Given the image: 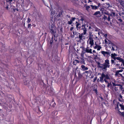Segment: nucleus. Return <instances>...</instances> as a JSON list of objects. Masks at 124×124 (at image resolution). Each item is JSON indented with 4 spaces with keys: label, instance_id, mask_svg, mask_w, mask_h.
<instances>
[{
    "label": "nucleus",
    "instance_id": "nucleus-1",
    "mask_svg": "<svg viewBox=\"0 0 124 124\" xmlns=\"http://www.w3.org/2000/svg\"><path fill=\"white\" fill-rule=\"evenodd\" d=\"M105 62L103 64H101L99 62H97L96 63L98 65V67L100 68L101 70L104 71L106 72L107 70V68L110 67L109 61L106 59L105 61Z\"/></svg>",
    "mask_w": 124,
    "mask_h": 124
},
{
    "label": "nucleus",
    "instance_id": "nucleus-2",
    "mask_svg": "<svg viewBox=\"0 0 124 124\" xmlns=\"http://www.w3.org/2000/svg\"><path fill=\"white\" fill-rule=\"evenodd\" d=\"M56 11L55 16H56L58 18L61 16V15H62L63 11L61 9H58Z\"/></svg>",
    "mask_w": 124,
    "mask_h": 124
},
{
    "label": "nucleus",
    "instance_id": "nucleus-3",
    "mask_svg": "<svg viewBox=\"0 0 124 124\" xmlns=\"http://www.w3.org/2000/svg\"><path fill=\"white\" fill-rule=\"evenodd\" d=\"M81 27L82 28L81 29L84 32L83 33L85 35L86 34V33L87 29L85 28V24H84L81 26Z\"/></svg>",
    "mask_w": 124,
    "mask_h": 124
},
{
    "label": "nucleus",
    "instance_id": "nucleus-4",
    "mask_svg": "<svg viewBox=\"0 0 124 124\" xmlns=\"http://www.w3.org/2000/svg\"><path fill=\"white\" fill-rule=\"evenodd\" d=\"M105 74H104L103 72H102L101 75V76L100 77V79L99 80L100 82L101 83H103L104 82L103 78L105 77Z\"/></svg>",
    "mask_w": 124,
    "mask_h": 124
},
{
    "label": "nucleus",
    "instance_id": "nucleus-5",
    "mask_svg": "<svg viewBox=\"0 0 124 124\" xmlns=\"http://www.w3.org/2000/svg\"><path fill=\"white\" fill-rule=\"evenodd\" d=\"M77 73L78 75V78H80L82 77V75L80 73V70L76 69L75 73V76H76Z\"/></svg>",
    "mask_w": 124,
    "mask_h": 124
},
{
    "label": "nucleus",
    "instance_id": "nucleus-6",
    "mask_svg": "<svg viewBox=\"0 0 124 124\" xmlns=\"http://www.w3.org/2000/svg\"><path fill=\"white\" fill-rule=\"evenodd\" d=\"M47 93L51 95H53L54 94V89L51 87H50L48 89Z\"/></svg>",
    "mask_w": 124,
    "mask_h": 124
},
{
    "label": "nucleus",
    "instance_id": "nucleus-7",
    "mask_svg": "<svg viewBox=\"0 0 124 124\" xmlns=\"http://www.w3.org/2000/svg\"><path fill=\"white\" fill-rule=\"evenodd\" d=\"M93 15L96 16L97 17H99L101 16L100 12V11H97L95 12Z\"/></svg>",
    "mask_w": 124,
    "mask_h": 124
},
{
    "label": "nucleus",
    "instance_id": "nucleus-8",
    "mask_svg": "<svg viewBox=\"0 0 124 124\" xmlns=\"http://www.w3.org/2000/svg\"><path fill=\"white\" fill-rule=\"evenodd\" d=\"M116 59L119 61L120 62H121L123 64V66L124 65V60L123 59L120 57H116Z\"/></svg>",
    "mask_w": 124,
    "mask_h": 124
},
{
    "label": "nucleus",
    "instance_id": "nucleus-9",
    "mask_svg": "<svg viewBox=\"0 0 124 124\" xmlns=\"http://www.w3.org/2000/svg\"><path fill=\"white\" fill-rule=\"evenodd\" d=\"M82 68V70L83 71H85L88 70V68L87 67H86L85 65H82L81 66Z\"/></svg>",
    "mask_w": 124,
    "mask_h": 124
},
{
    "label": "nucleus",
    "instance_id": "nucleus-10",
    "mask_svg": "<svg viewBox=\"0 0 124 124\" xmlns=\"http://www.w3.org/2000/svg\"><path fill=\"white\" fill-rule=\"evenodd\" d=\"M78 34H79V35L78 36V38L79 39V41H80L82 39V38L83 37V35L84 34L83 33H82L81 34H80L79 33H78Z\"/></svg>",
    "mask_w": 124,
    "mask_h": 124
},
{
    "label": "nucleus",
    "instance_id": "nucleus-11",
    "mask_svg": "<svg viewBox=\"0 0 124 124\" xmlns=\"http://www.w3.org/2000/svg\"><path fill=\"white\" fill-rule=\"evenodd\" d=\"M103 19H104V20H107L108 21H110V18L109 16H108V17H107V16H106L105 15H104V16L103 17Z\"/></svg>",
    "mask_w": 124,
    "mask_h": 124
},
{
    "label": "nucleus",
    "instance_id": "nucleus-12",
    "mask_svg": "<svg viewBox=\"0 0 124 124\" xmlns=\"http://www.w3.org/2000/svg\"><path fill=\"white\" fill-rule=\"evenodd\" d=\"M102 54L104 56H107L108 54V52L102 51H101Z\"/></svg>",
    "mask_w": 124,
    "mask_h": 124
},
{
    "label": "nucleus",
    "instance_id": "nucleus-13",
    "mask_svg": "<svg viewBox=\"0 0 124 124\" xmlns=\"http://www.w3.org/2000/svg\"><path fill=\"white\" fill-rule=\"evenodd\" d=\"M119 1L120 3V4L123 7H124V1L123 0H119Z\"/></svg>",
    "mask_w": 124,
    "mask_h": 124
},
{
    "label": "nucleus",
    "instance_id": "nucleus-14",
    "mask_svg": "<svg viewBox=\"0 0 124 124\" xmlns=\"http://www.w3.org/2000/svg\"><path fill=\"white\" fill-rule=\"evenodd\" d=\"M119 105L121 107V109L124 110V105L123 103H122V104H119Z\"/></svg>",
    "mask_w": 124,
    "mask_h": 124
},
{
    "label": "nucleus",
    "instance_id": "nucleus-15",
    "mask_svg": "<svg viewBox=\"0 0 124 124\" xmlns=\"http://www.w3.org/2000/svg\"><path fill=\"white\" fill-rule=\"evenodd\" d=\"M93 41H94L93 40H90L89 43L91 45V46H90L91 47L92 46H93V45H94V42H93Z\"/></svg>",
    "mask_w": 124,
    "mask_h": 124
},
{
    "label": "nucleus",
    "instance_id": "nucleus-16",
    "mask_svg": "<svg viewBox=\"0 0 124 124\" xmlns=\"http://www.w3.org/2000/svg\"><path fill=\"white\" fill-rule=\"evenodd\" d=\"M12 0H6V3H7L8 2H9V4L11 6L12 3L11 2L12 1Z\"/></svg>",
    "mask_w": 124,
    "mask_h": 124
},
{
    "label": "nucleus",
    "instance_id": "nucleus-17",
    "mask_svg": "<svg viewBox=\"0 0 124 124\" xmlns=\"http://www.w3.org/2000/svg\"><path fill=\"white\" fill-rule=\"evenodd\" d=\"M91 73V71L90 70H89L88 71H86L83 73V74H85V73L90 74Z\"/></svg>",
    "mask_w": 124,
    "mask_h": 124
},
{
    "label": "nucleus",
    "instance_id": "nucleus-18",
    "mask_svg": "<svg viewBox=\"0 0 124 124\" xmlns=\"http://www.w3.org/2000/svg\"><path fill=\"white\" fill-rule=\"evenodd\" d=\"M105 76L104 78H106V79H110L109 76L108 74H107L106 75L105 74Z\"/></svg>",
    "mask_w": 124,
    "mask_h": 124
},
{
    "label": "nucleus",
    "instance_id": "nucleus-19",
    "mask_svg": "<svg viewBox=\"0 0 124 124\" xmlns=\"http://www.w3.org/2000/svg\"><path fill=\"white\" fill-rule=\"evenodd\" d=\"M29 82L27 80H25L24 81V84L25 85H27L29 84Z\"/></svg>",
    "mask_w": 124,
    "mask_h": 124
},
{
    "label": "nucleus",
    "instance_id": "nucleus-20",
    "mask_svg": "<svg viewBox=\"0 0 124 124\" xmlns=\"http://www.w3.org/2000/svg\"><path fill=\"white\" fill-rule=\"evenodd\" d=\"M82 50H83L82 51L81 53L82 54H84L86 52V51L85 48L84 47H83Z\"/></svg>",
    "mask_w": 124,
    "mask_h": 124
},
{
    "label": "nucleus",
    "instance_id": "nucleus-21",
    "mask_svg": "<svg viewBox=\"0 0 124 124\" xmlns=\"http://www.w3.org/2000/svg\"><path fill=\"white\" fill-rule=\"evenodd\" d=\"M50 10L51 11V16H53V15L54 14H55L56 13H55V11L53 10L51 11V9H50Z\"/></svg>",
    "mask_w": 124,
    "mask_h": 124
},
{
    "label": "nucleus",
    "instance_id": "nucleus-22",
    "mask_svg": "<svg viewBox=\"0 0 124 124\" xmlns=\"http://www.w3.org/2000/svg\"><path fill=\"white\" fill-rule=\"evenodd\" d=\"M111 58L113 59L114 60H116V57L115 56H114L113 55V53H112L111 54Z\"/></svg>",
    "mask_w": 124,
    "mask_h": 124
},
{
    "label": "nucleus",
    "instance_id": "nucleus-23",
    "mask_svg": "<svg viewBox=\"0 0 124 124\" xmlns=\"http://www.w3.org/2000/svg\"><path fill=\"white\" fill-rule=\"evenodd\" d=\"M76 19V18L75 17H72L71 18V19L70 20V21L72 23V22L73 21H75V20Z\"/></svg>",
    "mask_w": 124,
    "mask_h": 124
},
{
    "label": "nucleus",
    "instance_id": "nucleus-24",
    "mask_svg": "<svg viewBox=\"0 0 124 124\" xmlns=\"http://www.w3.org/2000/svg\"><path fill=\"white\" fill-rule=\"evenodd\" d=\"M81 60L82 61H81L80 63L82 64H85V61L84 59L82 58H81Z\"/></svg>",
    "mask_w": 124,
    "mask_h": 124
},
{
    "label": "nucleus",
    "instance_id": "nucleus-25",
    "mask_svg": "<svg viewBox=\"0 0 124 124\" xmlns=\"http://www.w3.org/2000/svg\"><path fill=\"white\" fill-rule=\"evenodd\" d=\"M53 36L52 37V38H51V39L50 40V43L51 44V45L52 44V43L53 40Z\"/></svg>",
    "mask_w": 124,
    "mask_h": 124
},
{
    "label": "nucleus",
    "instance_id": "nucleus-26",
    "mask_svg": "<svg viewBox=\"0 0 124 124\" xmlns=\"http://www.w3.org/2000/svg\"><path fill=\"white\" fill-rule=\"evenodd\" d=\"M80 23H77L76 24V28L77 29V30H78V27L79 26V25L80 26Z\"/></svg>",
    "mask_w": 124,
    "mask_h": 124
},
{
    "label": "nucleus",
    "instance_id": "nucleus-27",
    "mask_svg": "<svg viewBox=\"0 0 124 124\" xmlns=\"http://www.w3.org/2000/svg\"><path fill=\"white\" fill-rule=\"evenodd\" d=\"M102 12V13L104 14H105L107 15L108 16V12L107 11Z\"/></svg>",
    "mask_w": 124,
    "mask_h": 124
},
{
    "label": "nucleus",
    "instance_id": "nucleus-28",
    "mask_svg": "<svg viewBox=\"0 0 124 124\" xmlns=\"http://www.w3.org/2000/svg\"><path fill=\"white\" fill-rule=\"evenodd\" d=\"M51 30V32L52 34H54V30L53 29H50Z\"/></svg>",
    "mask_w": 124,
    "mask_h": 124
},
{
    "label": "nucleus",
    "instance_id": "nucleus-29",
    "mask_svg": "<svg viewBox=\"0 0 124 124\" xmlns=\"http://www.w3.org/2000/svg\"><path fill=\"white\" fill-rule=\"evenodd\" d=\"M106 5L105 6L107 8H108L110 7L109 4V3H106L105 4Z\"/></svg>",
    "mask_w": 124,
    "mask_h": 124
},
{
    "label": "nucleus",
    "instance_id": "nucleus-30",
    "mask_svg": "<svg viewBox=\"0 0 124 124\" xmlns=\"http://www.w3.org/2000/svg\"><path fill=\"white\" fill-rule=\"evenodd\" d=\"M89 48H88V47H87L85 49L86 52L87 53H89Z\"/></svg>",
    "mask_w": 124,
    "mask_h": 124
},
{
    "label": "nucleus",
    "instance_id": "nucleus-31",
    "mask_svg": "<svg viewBox=\"0 0 124 124\" xmlns=\"http://www.w3.org/2000/svg\"><path fill=\"white\" fill-rule=\"evenodd\" d=\"M101 5V4L100 3H99L98 4V6H95V9H96L97 8L99 7Z\"/></svg>",
    "mask_w": 124,
    "mask_h": 124
},
{
    "label": "nucleus",
    "instance_id": "nucleus-32",
    "mask_svg": "<svg viewBox=\"0 0 124 124\" xmlns=\"http://www.w3.org/2000/svg\"><path fill=\"white\" fill-rule=\"evenodd\" d=\"M108 85L107 86V87H109L110 86H112V85L111 84V82H110L109 83V82H108Z\"/></svg>",
    "mask_w": 124,
    "mask_h": 124
},
{
    "label": "nucleus",
    "instance_id": "nucleus-33",
    "mask_svg": "<svg viewBox=\"0 0 124 124\" xmlns=\"http://www.w3.org/2000/svg\"><path fill=\"white\" fill-rule=\"evenodd\" d=\"M31 20L30 18H28L27 19V23H30L31 22Z\"/></svg>",
    "mask_w": 124,
    "mask_h": 124
},
{
    "label": "nucleus",
    "instance_id": "nucleus-34",
    "mask_svg": "<svg viewBox=\"0 0 124 124\" xmlns=\"http://www.w3.org/2000/svg\"><path fill=\"white\" fill-rule=\"evenodd\" d=\"M102 47L101 46H98V47L97 48V50H100L101 49Z\"/></svg>",
    "mask_w": 124,
    "mask_h": 124
},
{
    "label": "nucleus",
    "instance_id": "nucleus-35",
    "mask_svg": "<svg viewBox=\"0 0 124 124\" xmlns=\"http://www.w3.org/2000/svg\"><path fill=\"white\" fill-rule=\"evenodd\" d=\"M117 85V86H120V89H122L123 88L122 85H121V84H118V85Z\"/></svg>",
    "mask_w": 124,
    "mask_h": 124
},
{
    "label": "nucleus",
    "instance_id": "nucleus-36",
    "mask_svg": "<svg viewBox=\"0 0 124 124\" xmlns=\"http://www.w3.org/2000/svg\"><path fill=\"white\" fill-rule=\"evenodd\" d=\"M90 8V7L89 6H87L86 7V9L88 10Z\"/></svg>",
    "mask_w": 124,
    "mask_h": 124
},
{
    "label": "nucleus",
    "instance_id": "nucleus-37",
    "mask_svg": "<svg viewBox=\"0 0 124 124\" xmlns=\"http://www.w3.org/2000/svg\"><path fill=\"white\" fill-rule=\"evenodd\" d=\"M111 63L112 64H115V61L114 60H111Z\"/></svg>",
    "mask_w": 124,
    "mask_h": 124
},
{
    "label": "nucleus",
    "instance_id": "nucleus-38",
    "mask_svg": "<svg viewBox=\"0 0 124 124\" xmlns=\"http://www.w3.org/2000/svg\"><path fill=\"white\" fill-rule=\"evenodd\" d=\"M91 7H92V8L93 9H95V7L96 6H94L92 5H91Z\"/></svg>",
    "mask_w": 124,
    "mask_h": 124
},
{
    "label": "nucleus",
    "instance_id": "nucleus-39",
    "mask_svg": "<svg viewBox=\"0 0 124 124\" xmlns=\"http://www.w3.org/2000/svg\"><path fill=\"white\" fill-rule=\"evenodd\" d=\"M118 74H120L121 75H122L121 74H119V73L117 71L116 72V74H115V75L116 76H117V75H118Z\"/></svg>",
    "mask_w": 124,
    "mask_h": 124
},
{
    "label": "nucleus",
    "instance_id": "nucleus-40",
    "mask_svg": "<svg viewBox=\"0 0 124 124\" xmlns=\"http://www.w3.org/2000/svg\"><path fill=\"white\" fill-rule=\"evenodd\" d=\"M109 44L111 45H112V44H113V43H112L111 41L108 40V44Z\"/></svg>",
    "mask_w": 124,
    "mask_h": 124
},
{
    "label": "nucleus",
    "instance_id": "nucleus-41",
    "mask_svg": "<svg viewBox=\"0 0 124 124\" xmlns=\"http://www.w3.org/2000/svg\"><path fill=\"white\" fill-rule=\"evenodd\" d=\"M112 84H113V86H117V85H118V84H116L114 83L113 82H112Z\"/></svg>",
    "mask_w": 124,
    "mask_h": 124
},
{
    "label": "nucleus",
    "instance_id": "nucleus-42",
    "mask_svg": "<svg viewBox=\"0 0 124 124\" xmlns=\"http://www.w3.org/2000/svg\"><path fill=\"white\" fill-rule=\"evenodd\" d=\"M99 45H98L97 44H96V45L94 47V48L95 49H96L98 47V46Z\"/></svg>",
    "mask_w": 124,
    "mask_h": 124
},
{
    "label": "nucleus",
    "instance_id": "nucleus-43",
    "mask_svg": "<svg viewBox=\"0 0 124 124\" xmlns=\"http://www.w3.org/2000/svg\"><path fill=\"white\" fill-rule=\"evenodd\" d=\"M112 46H113V47H116L117 49L118 48L117 46H116L114 45V44H112Z\"/></svg>",
    "mask_w": 124,
    "mask_h": 124
},
{
    "label": "nucleus",
    "instance_id": "nucleus-44",
    "mask_svg": "<svg viewBox=\"0 0 124 124\" xmlns=\"http://www.w3.org/2000/svg\"><path fill=\"white\" fill-rule=\"evenodd\" d=\"M93 37H89V39L90 40H93L92 38Z\"/></svg>",
    "mask_w": 124,
    "mask_h": 124
},
{
    "label": "nucleus",
    "instance_id": "nucleus-45",
    "mask_svg": "<svg viewBox=\"0 0 124 124\" xmlns=\"http://www.w3.org/2000/svg\"><path fill=\"white\" fill-rule=\"evenodd\" d=\"M97 77H96L93 80V82H95L96 80L97 79Z\"/></svg>",
    "mask_w": 124,
    "mask_h": 124
},
{
    "label": "nucleus",
    "instance_id": "nucleus-46",
    "mask_svg": "<svg viewBox=\"0 0 124 124\" xmlns=\"http://www.w3.org/2000/svg\"><path fill=\"white\" fill-rule=\"evenodd\" d=\"M93 35L92 34V33L90 32L89 33V37H93Z\"/></svg>",
    "mask_w": 124,
    "mask_h": 124
},
{
    "label": "nucleus",
    "instance_id": "nucleus-47",
    "mask_svg": "<svg viewBox=\"0 0 124 124\" xmlns=\"http://www.w3.org/2000/svg\"><path fill=\"white\" fill-rule=\"evenodd\" d=\"M7 4V6L5 7L6 8V9L7 10H8L9 9V8L8 7V6H9L8 5L7 3H6Z\"/></svg>",
    "mask_w": 124,
    "mask_h": 124
},
{
    "label": "nucleus",
    "instance_id": "nucleus-48",
    "mask_svg": "<svg viewBox=\"0 0 124 124\" xmlns=\"http://www.w3.org/2000/svg\"><path fill=\"white\" fill-rule=\"evenodd\" d=\"M104 41L106 44H108V41L106 40V39H105Z\"/></svg>",
    "mask_w": 124,
    "mask_h": 124
},
{
    "label": "nucleus",
    "instance_id": "nucleus-49",
    "mask_svg": "<svg viewBox=\"0 0 124 124\" xmlns=\"http://www.w3.org/2000/svg\"><path fill=\"white\" fill-rule=\"evenodd\" d=\"M72 23L70 22V21H69L68 22V24L69 25H71L72 24Z\"/></svg>",
    "mask_w": 124,
    "mask_h": 124
},
{
    "label": "nucleus",
    "instance_id": "nucleus-50",
    "mask_svg": "<svg viewBox=\"0 0 124 124\" xmlns=\"http://www.w3.org/2000/svg\"><path fill=\"white\" fill-rule=\"evenodd\" d=\"M54 25L53 24H52L51 25V29H53L54 28Z\"/></svg>",
    "mask_w": 124,
    "mask_h": 124
},
{
    "label": "nucleus",
    "instance_id": "nucleus-51",
    "mask_svg": "<svg viewBox=\"0 0 124 124\" xmlns=\"http://www.w3.org/2000/svg\"><path fill=\"white\" fill-rule=\"evenodd\" d=\"M92 49H89V53H90L91 54H92Z\"/></svg>",
    "mask_w": 124,
    "mask_h": 124
},
{
    "label": "nucleus",
    "instance_id": "nucleus-52",
    "mask_svg": "<svg viewBox=\"0 0 124 124\" xmlns=\"http://www.w3.org/2000/svg\"><path fill=\"white\" fill-rule=\"evenodd\" d=\"M31 26V24H28V28H30Z\"/></svg>",
    "mask_w": 124,
    "mask_h": 124
},
{
    "label": "nucleus",
    "instance_id": "nucleus-53",
    "mask_svg": "<svg viewBox=\"0 0 124 124\" xmlns=\"http://www.w3.org/2000/svg\"><path fill=\"white\" fill-rule=\"evenodd\" d=\"M73 36H74L75 35H76L77 33L76 32L75 34V32L74 31H73Z\"/></svg>",
    "mask_w": 124,
    "mask_h": 124
},
{
    "label": "nucleus",
    "instance_id": "nucleus-54",
    "mask_svg": "<svg viewBox=\"0 0 124 124\" xmlns=\"http://www.w3.org/2000/svg\"><path fill=\"white\" fill-rule=\"evenodd\" d=\"M104 80L106 83H108V82L107 81L106 79V78H104Z\"/></svg>",
    "mask_w": 124,
    "mask_h": 124
},
{
    "label": "nucleus",
    "instance_id": "nucleus-55",
    "mask_svg": "<svg viewBox=\"0 0 124 124\" xmlns=\"http://www.w3.org/2000/svg\"><path fill=\"white\" fill-rule=\"evenodd\" d=\"M108 16H109V17H110V16H112V13L110 14V13H108Z\"/></svg>",
    "mask_w": 124,
    "mask_h": 124
},
{
    "label": "nucleus",
    "instance_id": "nucleus-56",
    "mask_svg": "<svg viewBox=\"0 0 124 124\" xmlns=\"http://www.w3.org/2000/svg\"><path fill=\"white\" fill-rule=\"evenodd\" d=\"M112 16H115V12H112Z\"/></svg>",
    "mask_w": 124,
    "mask_h": 124
},
{
    "label": "nucleus",
    "instance_id": "nucleus-57",
    "mask_svg": "<svg viewBox=\"0 0 124 124\" xmlns=\"http://www.w3.org/2000/svg\"><path fill=\"white\" fill-rule=\"evenodd\" d=\"M123 70H117V71L119 73V72H122L123 71Z\"/></svg>",
    "mask_w": 124,
    "mask_h": 124
},
{
    "label": "nucleus",
    "instance_id": "nucleus-58",
    "mask_svg": "<svg viewBox=\"0 0 124 124\" xmlns=\"http://www.w3.org/2000/svg\"><path fill=\"white\" fill-rule=\"evenodd\" d=\"M118 112H119V115H121V114H122V112H121L119 110H118Z\"/></svg>",
    "mask_w": 124,
    "mask_h": 124
},
{
    "label": "nucleus",
    "instance_id": "nucleus-59",
    "mask_svg": "<svg viewBox=\"0 0 124 124\" xmlns=\"http://www.w3.org/2000/svg\"><path fill=\"white\" fill-rule=\"evenodd\" d=\"M111 50L114 51H115V47L112 46V49H111Z\"/></svg>",
    "mask_w": 124,
    "mask_h": 124
},
{
    "label": "nucleus",
    "instance_id": "nucleus-60",
    "mask_svg": "<svg viewBox=\"0 0 124 124\" xmlns=\"http://www.w3.org/2000/svg\"><path fill=\"white\" fill-rule=\"evenodd\" d=\"M119 97L121 99H122V100H123V99H122V96L121 94H120L119 95Z\"/></svg>",
    "mask_w": 124,
    "mask_h": 124
},
{
    "label": "nucleus",
    "instance_id": "nucleus-61",
    "mask_svg": "<svg viewBox=\"0 0 124 124\" xmlns=\"http://www.w3.org/2000/svg\"><path fill=\"white\" fill-rule=\"evenodd\" d=\"M118 20L119 21H120V22H122V21H123V20H122L120 18V19H118Z\"/></svg>",
    "mask_w": 124,
    "mask_h": 124
},
{
    "label": "nucleus",
    "instance_id": "nucleus-62",
    "mask_svg": "<svg viewBox=\"0 0 124 124\" xmlns=\"http://www.w3.org/2000/svg\"><path fill=\"white\" fill-rule=\"evenodd\" d=\"M55 105H56L55 103L54 102V103L53 104V105H52V106L53 107H55Z\"/></svg>",
    "mask_w": 124,
    "mask_h": 124
},
{
    "label": "nucleus",
    "instance_id": "nucleus-63",
    "mask_svg": "<svg viewBox=\"0 0 124 124\" xmlns=\"http://www.w3.org/2000/svg\"><path fill=\"white\" fill-rule=\"evenodd\" d=\"M74 29V28L73 27H71L70 29V31H72Z\"/></svg>",
    "mask_w": 124,
    "mask_h": 124
},
{
    "label": "nucleus",
    "instance_id": "nucleus-64",
    "mask_svg": "<svg viewBox=\"0 0 124 124\" xmlns=\"http://www.w3.org/2000/svg\"><path fill=\"white\" fill-rule=\"evenodd\" d=\"M121 115H122L123 116H124V112H122Z\"/></svg>",
    "mask_w": 124,
    "mask_h": 124
}]
</instances>
